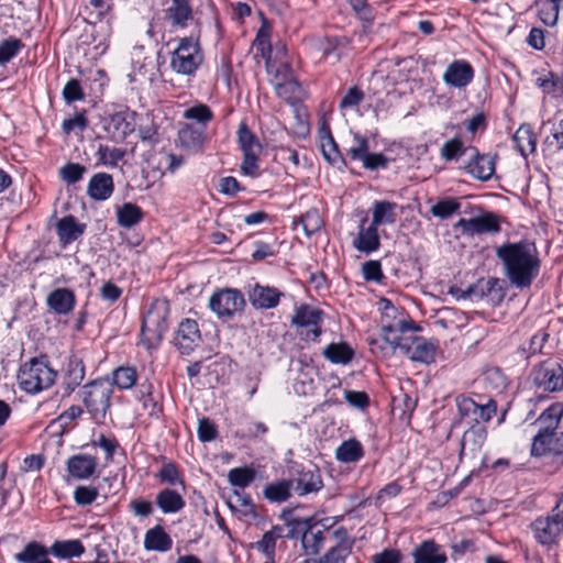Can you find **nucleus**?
<instances>
[{
    "label": "nucleus",
    "instance_id": "1",
    "mask_svg": "<svg viewBox=\"0 0 563 563\" xmlns=\"http://www.w3.org/2000/svg\"><path fill=\"white\" fill-rule=\"evenodd\" d=\"M534 253V247L523 242L507 243L496 250L511 285L518 288L531 285L539 272V260Z\"/></svg>",
    "mask_w": 563,
    "mask_h": 563
},
{
    "label": "nucleus",
    "instance_id": "2",
    "mask_svg": "<svg viewBox=\"0 0 563 563\" xmlns=\"http://www.w3.org/2000/svg\"><path fill=\"white\" fill-rule=\"evenodd\" d=\"M255 46L265 59L269 81L274 86L276 93L287 101L296 98L300 91L299 82L295 78L288 60H284L283 58L273 59L269 43V27L265 23L257 32Z\"/></svg>",
    "mask_w": 563,
    "mask_h": 563
},
{
    "label": "nucleus",
    "instance_id": "3",
    "mask_svg": "<svg viewBox=\"0 0 563 563\" xmlns=\"http://www.w3.org/2000/svg\"><path fill=\"white\" fill-rule=\"evenodd\" d=\"M411 320L400 319L383 324L384 340L394 349H398L411 361L429 364L434 361L435 346L422 336L410 335L401 338L399 333L413 330Z\"/></svg>",
    "mask_w": 563,
    "mask_h": 563
},
{
    "label": "nucleus",
    "instance_id": "4",
    "mask_svg": "<svg viewBox=\"0 0 563 563\" xmlns=\"http://www.w3.org/2000/svg\"><path fill=\"white\" fill-rule=\"evenodd\" d=\"M563 417V405H553L541 413L538 421H549L545 428L541 429L533 438L531 454L542 456L552 454L563 459V432H556Z\"/></svg>",
    "mask_w": 563,
    "mask_h": 563
},
{
    "label": "nucleus",
    "instance_id": "5",
    "mask_svg": "<svg viewBox=\"0 0 563 563\" xmlns=\"http://www.w3.org/2000/svg\"><path fill=\"white\" fill-rule=\"evenodd\" d=\"M169 314V305L166 299H155L151 303L147 312L143 317L141 328L142 343L152 349L156 346L167 330V317Z\"/></svg>",
    "mask_w": 563,
    "mask_h": 563
},
{
    "label": "nucleus",
    "instance_id": "6",
    "mask_svg": "<svg viewBox=\"0 0 563 563\" xmlns=\"http://www.w3.org/2000/svg\"><path fill=\"white\" fill-rule=\"evenodd\" d=\"M113 387L109 379L100 378L86 384L81 391L82 402L96 422H103L110 408Z\"/></svg>",
    "mask_w": 563,
    "mask_h": 563
},
{
    "label": "nucleus",
    "instance_id": "7",
    "mask_svg": "<svg viewBox=\"0 0 563 563\" xmlns=\"http://www.w3.org/2000/svg\"><path fill=\"white\" fill-rule=\"evenodd\" d=\"M56 373L47 363L33 358L21 366L18 383L21 389L29 394H36L51 387L55 382Z\"/></svg>",
    "mask_w": 563,
    "mask_h": 563
},
{
    "label": "nucleus",
    "instance_id": "8",
    "mask_svg": "<svg viewBox=\"0 0 563 563\" xmlns=\"http://www.w3.org/2000/svg\"><path fill=\"white\" fill-rule=\"evenodd\" d=\"M202 60L203 54L198 41L183 37L170 55L169 66L178 75L192 76Z\"/></svg>",
    "mask_w": 563,
    "mask_h": 563
},
{
    "label": "nucleus",
    "instance_id": "9",
    "mask_svg": "<svg viewBox=\"0 0 563 563\" xmlns=\"http://www.w3.org/2000/svg\"><path fill=\"white\" fill-rule=\"evenodd\" d=\"M530 529L538 543L552 545L563 533V514L553 507L550 515L533 520Z\"/></svg>",
    "mask_w": 563,
    "mask_h": 563
},
{
    "label": "nucleus",
    "instance_id": "10",
    "mask_svg": "<svg viewBox=\"0 0 563 563\" xmlns=\"http://www.w3.org/2000/svg\"><path fill=\"white\" fill-rule=\"evenodd\" d=\"M245 300L243 295L232 288L221 289L214 292L209 299L210 309L219 318H231L234 313L243 310Z\"/></svg>",
    "mask_w": 563,
    "mask_h": 563
},
{
    "label": "nucleus",
    "instance_id": "11",
    "mask_svg": "<svg viewBox=\"0 0 563 563\" xmlns=\"http://www.w3.org/2000/svg\"><path fill=\"white\" fill-rule=\"evenodd\" d=\"M533 384L538 389L554 393L563 389V368L555 361H547L534 367Z\"/></svg>",
    "mask_w": 563,
    "mask_h": 563
},
{
    "label": "nucleus",
    "instance_id": "12",
    "mask_svg": "<svg viewBox=\"0 0 563 563\" xmlns=\"http://www.w3.org/2000/svg\"><path fill=\"white\" fill-rule=\"evenodd\" d=\"M455 227L461 229L463 234L473 236L474 234L496 233L499 231V223L493 213H485L471 219H460Z\"/></svg>",
    "mask_w": 563,
    "mask_h": 563
},
{
    "label": "nucleus",
    "instance_id": "13",
    "mask_svg": "<svg viewBox=\"0 0 563 563\" xmlns=\"http://www.w3.org/2000/svg\"><path fill=\"white\" fill-rule=\"evenodd\" d=\"M200 339L198 323L192 319H185L179 323L174 341L181 354H189L199 344Z\"/></svg>",
    "mask_w": 563,
    "mask_h": 563
},
{
    "label": "nucleus",
    "instance_id": "14",
    "mask_svg": "<svg viewBox=\"0 0 563 563\" xmlns=\"http://www.w3.org/2000/svg\"><path fill=\"white\" fill-rule=\"evenodd\" d=\"M470 162L466 164V172L474 178L485 181L495 172L494 158L489 155L479 154L475 147L470 146Z\"/></svg>",
    "mask_w": 563,
    "mask_h": 563
},
{
    "label": "nucleus",
    "instance_id": "15",
    "mask_svg": "<svg viewBox=\"0 0 563 563\" xmlns=\"http://www.w3.org/2000/svg\"><path fill=\"white\" fill-rule=\"evenodd\" d=\"M302 526V531L299 533L302 551L306 555H316L324 544L323 530L311 518L305 519Z\"/></svg>",
    "mask_w": 563,
    "mask_h": 563
},
{
    "label": "nucleus",
    "instance_id": "16",
    "mask_svg": "<svg viewBox=\"0 0 563 563\" xmlns=\"http://www.w3.org/2000/svg\"><path fill=\"white\" fill-rule=\"evenodd\" d=\"M473 76L472 66L463 59H457L446 67L443 81L454 88H464L472 81Z\"/></svg>",
    "mask_w": 563,
    "mask_h": 563
},
{
    "label": "nucleus",
    "instance_id": "17",
    "mask_svg": "<svg viewBox=\"0 0 563 563\" xmlns=\"http://www.w3.org/2000/svg\"><path fill=\"white\" fill-rule=\"evenodd\" d=\"M413 563H446L448 556L433 540H424L412 551Z\"/></svg>",
    "mask_w": 563,
    "mask_h": 563
},
{
    "label": "nucleus",
    "instance_id": "18",
    "mask_svg": "<svg viewBox=\"0 0 563 563\" xmlns=\"http://www.w3.org/2000/svg\"><path fill=\"white\" fill-rule=\"evenodd\" d=\"M282 295L283 294L274 287L256 284L249 292V300L256 309H272L278 305Z\"/></svg>",
    "mask_w": 563,
    "mask_h": 563
},
{
    "label": "nucleus",
    "instance_id": "19",
    "mask_svg": "<svg viewBox=\"0 0 563 563\" xmlns=\"http://www.w3.org/2000/svg\"><path fill=\"white\" fill-rule=\"evenodd\" d=\"M97 470V459L87 454L73 455L67 461V471L76 479H87Z\"/></svg>",
    "mask_w": 563,
    "mask_h": 563
},
{
    "label": "nucleus",
    "instance_id": "20",
    "mask_svg": "<svg viewBox=\"0 0 563 563\" xmlns=\"http://www.w3.org/2000/svg\"><path fill=\"white\" fill-rule=\"evenodd\" d=\"M279 518L284 523L276 525L271 529L276 539H295L302 531L305 519L294 517L291 510H283Z\"/></svg>",
    "mask_w": 563,
    "mask_h": 563
},
{
    "label": "nucleus",
    "instance_id": "21",
    "mask_svg": "<svg viewBox=\"0 0 563 563\" xmlns=\"http://www.w3.org/2000/svg\"><path fill=\"white\" fill-rule=\"evenodd\" d=\"M366 220V218L362 219L360 231L353 240V246L360 252L369 254L379 249L380 241L376 227L373 224L367 228L363 227Z\"/></svg>",
    "mask_w": 563,
    "mask_h": 563
},
{
    "label": "nucleus",
    "instance_id": "22",
    "mask_svg": "<svg viewBox=\"0 0 563 563\" xmlns=\"http://www.w3.org/2000/svg\"><path fill=\"white\" fill-rule=\"evenodd\" d=\"M112 176L107 173L95 174L87 186L88 196L97 201L107 200L113 192Z\"/></svg>",
    "mask_w": 563,
    "mask_h": 563
},
{
    "label": "nucleus",
    "instance_id": "23",
    "mask_svg": "<svg viewBox=\"0 0 563 563\" xmlns=\"http://www.w3.org/2000/svg\"><path fill=\"white\" fill-rule=\"evenodd\" d=\"M292 482V488L299 496L316 493L323 486L321 474L314 468L302 470Z\"/></svg>",
    "mask_w": 563,
    "mask_h": 563
},
{
    "label": "nucleus",
    "instance_id": "24",
    "mask_svg": "<svg viewBox=\"0 0 563 563\" xmlns=\"http://www.w3.org/2000/svg\"><path fill=\"white\" fill-rule=\"evenodd\" d=\"M108 130H112L111 139L122 142L134 131V113H115L110 118Z\"/></svg>",
    "mask_w": 563,
    "mask_h": 563
},
{
    "label": "nucleus",
    "instance_id": "25",
    "mask_svg": "<svg viewBox=\"0 0 563 563\" xmlns=\"http://www.w3.org/2000/svg\"><path fill=\"white\" fill-rule=\"evenodd\" d=\"M321 311L308 305H301L295 311L291 322L298 327H313L311 330L313 338L317 339L321 330L318 327L321 320Z\"/></svg>",
    "mask_w": 563,
    "mask_h": 563
},
{
    "label": "nucleus",
    "instance_id": "26",
    "mask_svg": "<svg viewBox=\"0 0 563 563\" xmlns=\"http://www.w3.org/2000/svg\"><path fill=\"white\" fill-rule=\"evenodd\" d=\"M47 306L58 314L69 313L75 306L76 299L71 290L67 288H57L46 298Z\"/></svg>",
    "mask_w": 563,
    "mask_h": 563
},
{
    "label": "nucleus",
    "instance_id": "27",
    "mask_svg": "<svg viewBox=\"0 0 563 563\" xmlns=\"http://www.w3.org/2000/svg\"><path fill=\"white\" fill-rule=\"evenodd\" d=\"M173 540L162 526L148 529L144 536V548L148 551L166 552L172 549Z\"/></svg>",
    "mask_w": 563,
    "mask_h": 563
},
{
    "label": "nucleus",
    "instance_id": "28",
    "mask_svg": "<svg viewBox=\"0 0 563 563\" xmlns=\"http://www.w3.org/2000/svg\"><path fill=\"white\" fill-rule=\"evenodd\" d=\"M397 203L388 200H376L373 202L372 223L378 228L383 224H394L396 222Z\"/></svg>",
    "mask_w": 563,
    "mask_h": 563
},
{
    "label": "nucleus",
    "instance_id": "29",
    "mask_svg": "<svg viewBox=\"0 0 563 563\" xmlns=\"http://www.w3.org/2000/svg\"><path fill=\"white\" fill-rule=\"evenodd\" d=\"M47 549L38 542H29L21 552L14 555L20 563H53Z\"/></svg>",
    "mask_w": 563,
    "mask_h": 563
},
{
    "label": "nucleus",
    "instance_id": "30",
    "mask_svg": "<svg viewBox=\"0 0 563 563\" xmlns=\"http://www.w3.org/2000/svg\"><path fill=\"white\" fill-rule=\"evenodd\" d=\"M85 231V224H80L73 216L62 218L57 223V233L63 244H69L77 240Z\"/></svg>",
    "mask_w": 563,
    "mask_h": 563
},
{
    "label": "nucleus",
    "instance_id": "31",
    "mask_svg": "<svg viewBox=\"0 0 563 563\" xmlns=\"http://www.w3.org/2000/svg\"><path fill=\"white\" fill-rule=\"evenodd\" d=\"M47 551L59 559H71L80 558L85 553V547L81 541L77 539L57 540Z\"/></svg>",
    "mask_w": 563,
    "mask_h": 563
},
{
    "label": "nucleus",
    "instance_id": "32",
    "mask_svg": "<svg viewBox=\"0 0 563 563\" xmlns=\"http://www.w3.org/2000/svg\"><path fill=\"white\" fill-rule=\"evenodd\" d=\"M156 505L163 514H175L185 507V500L177 492L165 488L157 494Z\"/></svg>",
    "mask_w": 563,
    "mask_h": 563
},
{
    "label": "nucleus",
    "instance_id": "33",
    "mask_svg": "<svg viewBox=\"0 0 563 563\" xmlns=\"http://www.w3.org/2000/svg\"><path fill=\"white\" fill-rule=\"evenodd\" d=\"M512 141L516 145L517 151L523 156L527 157L529 154L533 153L536 150V136L532 132V129L529 124L520 125L512 136Z\"/></svg>",
    "mask_w": 563,
    "mask_h": 563
},
{
    "label": "nucleus",
    "instance_id": "34",
    "mask_svg": "<svg viewBox=\"0 0 563 563\" xmlns=\"http://www.w3.org/2000/svg\"><path fill=\"white\" fill-rule=\"evenodd\" d=\"M486 440V430L484 428H470L461 440L460 455L476 453Z\"/></svg>",
    "mask_w": 563,
    "mask_h": 563
},
{
    "label": "nucleus",
    "instance_id": "35",
    "mask_svg": "<svg viewBox=\"0 0 563 563\" xmlns=\"http://www.w3.org/2000/svg\"><path fill=\"white\" fill-rule=\"evenodd\" d=\"M142 219V209L132 202H125L117 209V222L122 228L131 229L140 223Z\"/></svg>",
    "mask_w": 563,
    "mask_h": 563
},
{
    "label": "nucleus",
    "instance_id": "36",
    "mask_svg": "<svg viewBox=\"0 0 563 563\" xmlns=\"http://www.w3.org/2000/svg\"><path fill=\"white\" fill-rule=\"evenodd\" d=\"M165 12L172 25L177 27H185L187 21L192 19V10L190 3L187 2L172 1Z\"/></svg>",
    "mask_w": 563,
    "mask_h": 563
},
{
    "label": "nucleus",
    "instance_id": "37",
    "mask_svg": "<svg viewBox=\"0 0 563 563\" xmlns=\"http://www.w3.org/2000/svg\"><path fill=\"white\" fill-rule=\"evenodd\" d=\"M364 455L363 446L360 441L350 439L342 442L335 450V457L342 463H354Z\"/></svg>",
    "mask_w": 563,
    "mask_h": 563
},
{
    "label": "nucleus",
    "instance_id": "38",
    "mask_svg": "<svg viewBox=\"0 0 563 563\" xmlns=\"http://www.w3.org/2000/svg\"><path fill=\"white\" fill-rule=\"evenodd\" d=\"M178 140L183 147L199 152L205 142V133L202 130L196 129L191 125H185L178 132Z\"/></svg>",
    "mask_w": 563,
    "mask_h": 563
},
{
    "label": "nucleus",
    "instance_id": "39",
    "mask_svg": "<svg viewBox=\"0 0 563 563\" xmlns=\"http://www.w3.org/2000/svg\"><path fill=\"white\" fill-rule=\"evenodd\" d=\"M323 356L334 364H347L354 356V351L345 342L330 343L323 350Z\"/></svg>",
    "mask_w": 563,
    "mask_h": 563
},
{
    "label": "nucleus",
    "instance_id": "40",
    "mask_svg": "<svg viewBox=\"0 0 563 563\" xmlns=\"http://www.w3.org/2000/svg\"><path fill=\"white\" fill-rule=\"evenodd\" d=\"M292 481H277L265 486L263 494L264 497L272 503H283L290 497L292 488Z\"/></svg>",
    "mask_w": 563,
    "mask_h": 563
},
{
    "label": "nucleus",
    "instance_id": "41",
    "mask_svg": "<svg viewBox=\"0 0 563 563\" xmlns=\"http://www.w3.org/2000/svg\"><path fill=\"white\" fill-rule=\"evenodd\" d=\"M238 141L243 153H260L262 150L257 137L244 122L239 125Z\"/></svg>",
    "mask_w": 563,
    "mask_h": 563
},
{
    "label": "nucleus",
    "instance_id": "42",
    "mask_svg": "<svg viewBox=\"0 0 563 563\" xmlns=\"http://www.w3.org/2000/svg\"><path fill=\"white\" fill-rule=\"evenodd\" d=\"M537 8L541 21L545 25L553 26L558 22L559 11L563 5L554 0H538Z\"/></svg>",
    "mask_w": 563,
    "mask_h": 563
},
{
    "label": "nucleus",
    "instance_id": "43",
    "mask_svg": "<svg viewBox=\"0 0 563 563\" xmlns=\"http://www.w3.org/2000/svg\"><path fill=\"white\" fill-rule=\"evenodd\" d=\"M320 139H321L320 146H321V151H322L324 158L330 164H333V165L341 162L342 159H341L340 152L338 150V145H336L334 139L332 137L330 130L328 128L322 129Z\"/></svg>",
    "mask_w": 563,
    "mask_h": 563
},
{
    "label": "nucleus",
    "instance_id": "44",
    "mask_svg": "<svg viewBox=\"0 0 563 563\" xmlns=\"http://www.w3.org/2000/svg\"><path fill=\"white\" fill-rule=\"evenodd\" d=\"M137 378V373L134 367L131 366H120L112 373V386L115 385L120 389H130L132 388Z\"/></svg>",
    "mask_w": 563,
    "mask_h": 563
},
{
    "label": "nucleus",
    "instance_id": "45",
    "mask_svg": "<svg viewBox=\"0 0 563 563\" xmlns=\"http://www.w3.org/2000/svg\"><path fill=\"white\" fill-rule=\"evenodd\" d=\"M124 154V150L118 147L111 148L107 145L100 144L97 151L98 163L106 166L115 167L118 162L123 158Z\"/></svg>",
    "mask_w": 563,
    "mask_h": 563
},
{
    "label": "nucleus",
    "instance_id": "46",
    "mask_svg": "<svg viewBox=\"0 0 563 563\" xmlns=\"http://www.w3.org/2000/svg\"><path fill=\"white\" fill-rule=\"evenodd\" d=\"M470 147L463 146L460 139L446 141L441 147V157L449 162L470 154Z\"/></svg>",
    "mask_w": 563,
    "mask_h": 563
},
{
    "label": "nucleus",
    "instance_id": "47",
    "mask_svg": "<svg viewBox=\"0 0 563 563\" xmlns=\"http://www.w3.org/2000/svg\"><path fill=\"white\" fill-rule=\"evenodd\" d=\"M24 44L20 38L10 36L0 42V65L9 63L22 48Z\"/></svg>",
    "mask_w": 563,
    "mask_h": 563
},
{
    "label": "nucleus",
    "instance_id": "48",
    "mask_svg": "<svg viewBox=\"0 0 563 563\" xmlns=\"http://www.w3.org/2000/svg\"><path fill=\"white\" fill-rule=\"evenodd\" d=\"M299 224L305 234L310 236L322 228L323 221L317 209H310L300 217Z\"/></svg>",
    "mask_w": 563,
    "mask_h": 563
},
{
    "label": "nucleus",
    "instance_id": "49",
    "mask_svg": "<svg viewBox=\"0 0 563 563\" xmlns=\"http://www.w3.org/2000/svg\"><path fill=\"white\" fill-rule=\"evenodd\" d=\"M255 478V472L247 467H235L229 471L228 479L231 485L245 488Z\"/></svg>",
    "mask_w": 563,
    "mask_h": 563
},
{
    "label": "nucleus",
    "instance_id": "50",
    "mask_svg": "<svg viewBox=\"0 0 563 563\" xmlns=\"http://www.w3.org/2000/svg\"><path fill=\"white\" fill-rule=\"evenodd\" d=\"M460 209V203L453 198H445L438 201L430 208V212L433 217L440 219H446L452 214L456 213Z\"/></svg>",
    "mask_w": 563,
    "mask_h": 563
},
{
    "label": "nucleus",
    "instance_id": "51",
    "mask_svg": "<svg viewBox=\"0 0 563 563\" xmlns=\"http://www.w3.org/2000/svg\"><path fill=\"white\" fill-rule=\"evenodd\" d=\"M350 551L351 544L339 543L332 547L319 561L320 563H345Z\"/></svg>",
    "mask_w": 563,
    "mask_h": 563
},
{
    "label": "nucleus",
    "instance_id": "52",
    "mask_svg": "<svg viewBox=\"0 0 563 563\" xmlns=\"http://www.w3.org/2000/svg\"><path fill=\"white\" fill-rule=\"evenodd\" d=\"M213 114L210 108L206 104H197L190 107L184 111V118L188 120H195L198 123L206 124L212 119Z\"/></svg>",
    "mask_w": 563,
    "mask_h": 563
},
{
    "label": "nucleus",
    "instance_id": "53",
    "mask_svg": "<svg viewBox=\"0 0 563 563\" xmlns=\"http://www.w3.org/2000/svg\"><path fill=\"white\" fill-rule=\"evenodd\" d=\"M86 173V167L78 163H67L59 170L60 177L67 184H75L79 181L84 174Z\"/></svg>",
    "mask_w": 563,
    "mask_h": 563
},
{
    "label": "nucleus",
    "instance_id": "54",
    "mask_svg": "<svg viewBox=\"0 0 563 563\" xmlns=\"http://www.w3.org/2000/svg\"><path fill=\"white\" fill-rule=\"evenodd\" d=\"M549 334L545 332H539L530 338L521 347L522 355L527 358L542 351V347L548 340Z\"/></svg>",
    "mask_w": 563,
    "mask_h": 563
},
{
    "label": "nucleus",
    "instance_id": "55",
    "mask_svg": "<svg viewBox=\"0 0 563 563\" xmlns=\"http://www.w3.org/2000/svg\"><path fill=\"white\" fill-rule=\"evenodd\" d=\"M98 489L90 486H78L74 492V499L77 505L87 506L98 497Z\"/></svg>",
    "mask_w": 563,
    "mask_h": 563
},
{
    "label": "nucleus",
    "instance_id": "56",
    "mask_svg": "<svg viewBox=\"0 0 563 563\" xmlns=\"http://www.w3.org/2000/svg\"><path fill=\"white\" fill-rule=\"evenodd\" d=\"M363 277L367 282L380 283L384 278L382 266L378 261H367L362 265Z\"/></svg>",
    "mask_w": 563,
    "mask_h": 563
},
{
    "label": "nucleus",
    "instance_id": "57",
    "mask_svg": "<svg viewBox=\"0 0 563 563\" xmlns=\"http://www.w3.org/2000/svg\"><path fill=\"white\" fill-rule=\"evenodd\" d=\"M353 11L355 14L367 25H371L373 22V12L372 8L368 4L367 0H349Z\"/></svg>",
    "mask_w": 563,
    "mask_h": 563
},
{
    "label": "nucleus",
    "instance_id": "58",
    "mask_svg": "<svg viewBox=\"0 0 563 563\" xmlns=\"http://www.w3.org/2000/svg\"><path fill=\"white\" fill-rule=\"evenodd\" d=\"M354 144L349 150L352 159L362 161L368 154V141L366 137L354 134Z\"/></svg>",
    "mask_w": 563,
    "mask_h": 563
},
{
    "label": "nucleus",
    "instance_id": "59",
    "mask_svg": "<svg viewBox=\"0 0 563 563\" xmlns=\"http://www.w3.org/2000/svg\"><path fill=\"white\" fill-rule=\"evenodd\" d=\"M364 99V93L357 87H351L340 101V109L345 110L357 107Z\"/></svg>",
    "mask_w": 563,
    "mask_h": 563
},
{
    "label": "nucleus",
    "instance_id": "60",
    "mask_svg": "<svg viewBox=\"0 0 563 563\" xmlns=\"http://www.w3.org/2000/svg\"><path fill=\"white\" fill-rule=\"evenodd\" d=\"M198 439L201 442H210L217 438V428L208 418H202L198 422Z\"/></svg>",
    "mask_w": 563,
    "mask_h": 563
},
{
    "label": "nucleus",
    "instance_id": "61",
    "mask_svg": "<svg viewBox=\"0 0 563 563\" xmlns=\"http://www.w3.org/2000/svg\"><path fill=\"white\" fill-rule=\"evenodd\" d=\"M258 154L260 153H243V161L241 163V172L251 177L257 176L258 170Z\"/></svg>",
    "mask_w": 563,
    "mask_h": 563
},
{
    "label": "nucleus",
    "instance_id": "62",
    "mask_svg": "<svg viewBox=\"0 0 563 563\" xmlns=\"http://www.w3.org/2000/svg\"><path fill=\"white\" fill-rule=\"evenodd\" d=\"M276 541L277 539L269 530L263 534L262 539L257 541L254 547L263 552L265 556H272L275 555Z\"/></svg>",
    "mask_w": 563,
    "mask_h": 563
},
{
    "label": "nucleus",
    "instance_id": "63",
    "mask_svg": "<svg viewBox=\"0 0 563 563\" xmlns=\"http://www.w3.org/2000/svg\"><path fill=\"white\" fill-rule=\"evenodd\" d=\"M455 401L459 412L462 417H472L473 419L475 418L478 406L477 402L465 396H457Z\"/></svg>",
    "mask_w": 563,
    "mask_h": 563
},
{
    "label": "nucleus",
    "instance_id": "64",
    "mask_svg": "<svg viewBox=\"0 0 563 563\" xmlns=\"http://www.w3.org/2000/svg\"><path fill=\"white\" fill-rule=\"evenodd\" d=\"M63 96L68 103L84 99L79 81L77 79H70L63 89Z\"/></svg>",
    "mask_w": 563,
    "mask_h": 563
}]
</instances>
